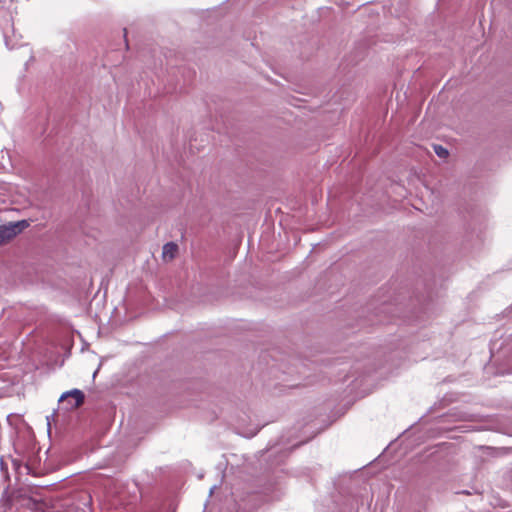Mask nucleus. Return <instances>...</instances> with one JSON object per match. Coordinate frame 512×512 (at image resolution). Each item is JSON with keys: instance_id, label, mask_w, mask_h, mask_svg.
Segmentation results:
<instances>
[{"instance_id": "nucleus-1", "label": "nucleus", "mask_w": 512, "mask_h": 512, "mask_svg": "<svg viewBox=\"0 0 512 512\" xmlns=\"http://www.w3.org/2000/svg\"><path fill=\"white\" fill-rule=\"evenodd\" d=\"M29 226L26 220L10 222L0 226V245L11 240Z\"/></svg>"}, {"instance_id": "nucleus-2", "label": "nucleus", "mask_w": 512, "mask_h": 512, "mask_svg": "<svg viewBox=\"0 0 512 512\" xmlns=\"http://www.w3.org/2000/svg\"><path fill=\"white\" fill-rule=\"evenodd\" d=\"M74 399V403L70 405V409L78 408L84 403L85 395L79 389H73L63 393L59 399L60 402L66 401L68 399Z\"/></svg>"}, {"instance_id": "nucleus-3", "label": "nucleus", "mask_w": 512, "mask_h": 512, "mask_svg": "<svg viewBox=\"0 0 512 512\" xmlns=\"http://www.w3.org/2000/svg\"><path fill=\"white\" fill-rule=\"evenodd\" d=\"M178 246L173 242H168L163 246V257L173 259L177 253Z\"/></svg>"}, {"instance_id": "nucleus-4", "label": "nucleus", "mask_w": 512, "mask_h": 512, "mask_svg": "<svg viewBox=\"0 0 512 512\" xmlns=\"http://www.w3.org/2000/svg\"><path fill=\"white\" fill-rule=\"evenodd\" d=\"M434 152L440 158H446L449 154L448 150L441 145H434Z\"/></svg>"}, {"instance_id": "nucleus-5", "label": "nucleus", "mask_w": 512, "mask_h": 512, "mask_svg": "<svg viewBox=\"0 0 512 512\" xmlns=\"http://www.w3.org/2000/svg\"><path fill=\"white\" fill-rule=\"evenodd\" d=\"M215 488H216V486H215V485H214V486H212V487L210 488V491H209V495H210V496L213 494V492H214Z\"/></svg>"}, {"instance_id": "nucleus-6", "label": "nucleus", "mask_w": 512, "mask_h": 512, "mask_svg": "<svg viewBox=\"0 0 512 512\" xmlns=\"http://www.w3.org/2000/svg\"><path fill=\"white\" fill-rule=\"evenodd\" d=\"M26 469L28 470L29 473L31 472V469H30L29 465H26Z\"/></svg>"}, {"instance_id": "nucleus-7", "label": "nucleus", "mask_w": 512, "mask_h": 512, "mask_svg": "<svg viewBox=\"0 0 512 512\" xmlns=\"http://www.w3.org/2000/svg\"><path fill=\"white\" fill-rule=\"evenodd\" d=\"M86 498L90 501L91 497L90 495H86Z\"/></svg>"}]
</instances>
